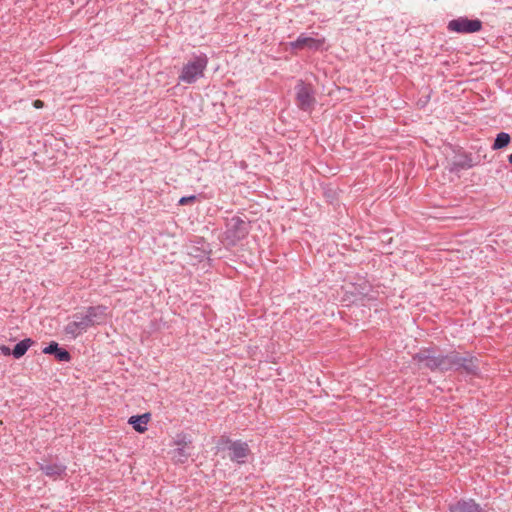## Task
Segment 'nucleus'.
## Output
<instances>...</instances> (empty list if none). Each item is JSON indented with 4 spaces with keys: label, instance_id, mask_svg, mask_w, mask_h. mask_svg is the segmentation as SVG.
Masks as SVG:
<instances>
[{
    "label": "nucleus",
    "instance_id": "obj_1",
    "mask_svg": "<svg viewBox=\"0 0 512 512\" xmlns=\"http://www.w3.org/2000/svg\"><path fill=\"white\" fill-rule=\"evenodd\" d=\"M420 363H424L426 367L434 370H448L452 368L463 367L467 372L474 373L476 371V365L472 359L460 358L456 354H450L447 356H435L431 354L430 350H424L419 352L415 357Z\"/></svg>",
    "mask_w": 512,
    "mask_h": 512
},
{
    "label": "nucleus",
    "instance_id": "obj_2",
    "mask_svg": "<svg viewBox=\"0 0 512 512\" xmlns=\"http://www.w3.org/2000/svg\"><path fill=\"white\" fill-rule=\"evenodd\" d=\"M208 65V57L204 53L193 55L181 68L179 81L193 84L204 76Z\"/></svg>",
    "mask_w": 512,
    "mask_h": 512
},
{
    "label": "nucleus",
    "instance_id": "obj_3",
    "mask_svg": "<svg viewBox=\"0 0 512 512\" xmlns=\"http://www.w3.org/2000/svg\"><path fill=\"white\" fill-rule=\"evenodd\" d=\"M482 29V22L479 19H469L461 16L452 19L447 24V30L457 34L477 33Z\"/></svg>",
    "mask_w": 512,
    "mask_h": 512
},
{
    "label": "nucleus",
    "instance_id": "obj_4",
    "mask_svg": "<svg viewBox=\"0 0 512 512\" xmlns=\"http://www.w3.org/2000/svg\"><path fill=\"white\" fill-rule=\"evenodd\" d=\"M191 443L185 434H178L173 441L175 449L171 451V459L175 463H185L191 456Z\"/></svg>",
    "mask_w": 512,
    "mask_h": 512
},
{
    "label": "nucleus",
    "instance_id": "obj_5",
    "mask_svg": "<svg viewBox=\"0 0 512 512\" xmlns=\"http://www.w3.org/2000/svg\"><path fill=\"white\" fill-rule=\"evenodd\" d=\"M225 443L231 461L238 464H244L248 456L251 454L249 445L246 442L240 440L232 441L229 439H227Z\"/></svg>",
    "mask_w": 512,
    "mask_h": 512
},
{
    "label": "nucleus",
    "instance_id": "obj_6",
    "mask_svg": "<svg viewBox=\"0 0 512 512\" xmlns=\"http://www.w3.org/2000/svg\"><path fill=\"white\" fill-rule=\"evenodd\" d=\"M248 233V224L239 216H233L226 223V237L232 242L242 239Z\"/></svg>",
    "mask_w": 512,
    "mask_h": 512
},
{
    "label": "nucleus",
    "instance_id": "obj_7",
    "mask_svg": "<svg viewBox=\"0 0 512 512\" xmlns=\"http://www.w3.org/2000/svg\"><path fill=\"white\" fill-rule=\"evenodd\" d=\"M296 102L298 107L304 111L310 110L314 105L313 89L303 81L296 85Z\"/></svg>",
    "mask_w": 512,
    "mask_h": 512
},
{
    "label": "nucleus",
    "instance_id": "obj_8",
    "mask_svg": "<svg viewBox=\"0 0 512 512\" xmlns=\"http://www.w3.org/2000/svg\"><path fill=\"white\" fill-rule=\"evenodd\" d=\"M324 43L325 38H314L302 33L295 41L290 42L289 46L293 50H303L307 48L309 50L317 51L323 47Z\"/></svg>",
    "mask_w": 512,
    "mask_h": 512
},
{
    "label": "nucleus",
    "instance_id": "obj_9",
    "mask_svg": "<svg viewBox=\"0 0 512 512\" xmlns=\"http://www.w3.org/2000/svg\"><path fill=\"white\" fill-rule=\"evenodd\" d=\"M89 328V324L83 314H76L73 319L65 326V333L70 338H76Z\"/></svg>",
    "mask_w": 512,
    "mask_h": 512
},
{
    "label": "nucleus",
    "instance_id": "obj_10",
    "mask_svg": "<svg viewBox=\"0 0 512 512\" xmlns=\"http://www.w3.org/2000/svg\"><path fill=\"white\" fill-rule=\"evenodd\" d=\"M83 315L85 316L89 327L100 325L105 323L108 318L107 307L103 305L89 307Z\"/></svg>",
    "mask_w": 512,
    "mask_h": 512
},
{
    "label": "nucleus",
    "instance_id": "obj_11",
    "mask_svg": "<svg viewBox=\"0 0 512 512\" xmlns=\"http://www.w3.org/2000/svg\"><path fill=\"white\" fill-rule=\"evenodd\" d=\"M151 419L150 413L142 415H133L128 419V423L138 433H144L147 430V425Z\"/></svg>",
    "mask_w": 512,
    "mask_h": 512
},
{
    "label": "nucleus",
    "instance_id": "obj_12",
    "mask_svg": "<svg viewBox=\"0 0 512 512\" xmlns=\"http://www.w3.org/2000/svg\"><path fill=\"white\" fill-rule=\"evenodd\" d=\"M44 354H54L57 360L62 362H68L71 359L69 352L59 347L58 343L51 342L48 346L43 349Z\"/></svg>",
    "mask_w": 512,
    "mask_h": 512
},
{
    "label": "nucleus",
    "instance_id": "obj_13",
    "mask_svg": "<svg viewBox=\"0 0 512 512\" xmlns=\"http://www.w3.org/2000/svg\"><path fill=\"white\" fill-rule=\"evenodd\" d=\"M450 512H481V508L473 500H462L451 505Z\"/></svg>",
    "mask_w": 512,
    "mask_h": 512
},
{
    "label": "nucleus",
    "instance_id": "obj_14",
    "mask_svg": "<svg viewBox=\"0 0 512 512\" xmlns=\"http://www.w3.org/2000/svg\"><path fill=\"white\" fill-rule=\"evenodd\" d=\"M40 469L49 477H59L65 472L66 467L61 464L53 463L41 465Z\"/></svg>",
    "mask_w": 512,
    "mask_h": 512
},
{
    "label": "nucleus",
    "instance_id": "obj_15",
    "mask_svg": "<svg viewBox=\"0 0 512 512\" xmlns=\"http://www.w3.org/2000/svg\"><path fill=\"white\" fill-rule=\"evenodd\" d=\"M34 344V341L31 338H26L19 343H17L12 351L13 356L16 359L21 358L25 355L28 349Z\"/></svg>",
    "mask_w": 512,
    "mask_h": 512
},
{
    "label": "nucleus",
    "instance_id": "obj_16",
    "mask_svg": "<svg viewBox=\"0 0 512 512\" xmlns=\"http://www.w3.org/2000/svg\"><path fill=\"white\" fill-rule=\"evenodd\" d=\"M509 142H510L509 134L505 133V132H501L497 135V137L494 141L493 149L497 150V149L504 148L509 144Z\"/></svg>",
    "mask_w": 512,
    "mask_h": 512
},
{
    "label": "nucleus",
    "instance_id": "obj_17",
    "mask_svg": "<svg viewBox=\"0 0 512 512\" xmlns=\"http://www.w3.org/2000/svg\"><path fill=\"white\" fill-rule=\"evenodd\" d=\"M196 200V196L195 195H190V196H184V197H181L180 200H179V205H187L189 203H192Z\"/></svg>",
    "mask_w": 512,
    "mask_h": 512
},
{
    "label": "nucleus",
    "instance_id": "obj_18",
    "mask_svg": "<svg viewBox=\"0 0 512 512\" xmlns=\"http://www.w3.org/2000/svg\"><path fill=\"white\" fill-rule=\"evenodd\" d=\"M0 351H1V352H2V354H4V355H9V354L11 353L10 348H9V347H7V346H4V345L0 346Z\"/></svg>",
    "mask_w": 512,
    "mask_h": 512
},
{
    "label": "nucleus",
    "instance_id": "obj_19",
    "mask_svg": "<svg viewBox=\"0 0 512 512\" xmlns=\"http://www.w3.org/2000/svg\"><path fill=\"white\" fill-rule=\"evenodd\" d=\"M33 106L37 109H40L44 106V103L41 100H35Z\"/></svg>",
    "mask_w": 512,
    "mask_h": 512
},
{
    "label": "nucleus",
    "instance_id": "obj_20",
    "mask_svg": "<svg viewBox=\"0 0 512 512\" xmlns=\"http://www.w3.org/2000/svg\"><path fill=\"white\" fill-rule=\"evenodd\" d=\"M508 159H509V162L512 164V153L509 155Z\"/></svg>",
    "mask_w": 512,
    "mask_h": 512
}]
</instances>
